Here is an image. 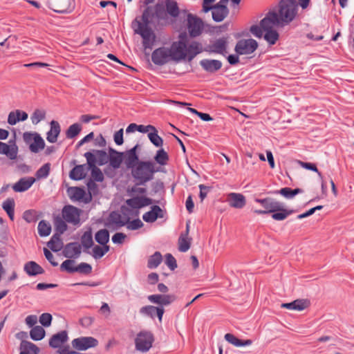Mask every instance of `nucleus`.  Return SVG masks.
Segmentation results:
<instances>
[{
    "instance_id": "f257e3e1",
    "label": "nucleus",
    "mask_w": 354,
    "mask_h": 354,
    "mask_svg": "<svg viewBox=\"0 0 354 354\" xmlns=\"http://www.w3.org/2000/svg\"><path fill=\"white\" fill-rule=\"evenodd\" d=\"M162 171L161 167H158L151 160H141L131 170V176L136 185H144L154 178V174Z\"/></svg>"
},
{
    "instance_id": "f03ea898",
    "label": "nucleus",
    "mask_w": 354,
    "mask_h": 354,
    "mask_svg": "<svg viewBox=\"0 0 354 354\" xmlns=\"http://www.w3.org/2000/svg\"><path fill=\"white\" fill-rule=\"evenodd\" d=\"M277 18L281 26L292 22L298 12V3L296 0H281L279 3Z\"/></svg>"
},
{
    "instance_id": "7ed1b4c3",
    "label": "nucleus",
    "mask_w": 354,
    "mask_h": 354,
    "mask_svg": "<svg viewBox=\"0 0 354 354\" xmlns=\"http://www.w3.org/2000/svg\"><path fill=\"white\" fill-rule=\"evenodd\" d=\"M137 24V28H134V32L140 35L142 38V46L146 50H151L156 41V35L149 25H142V23L135 19L133 22Z\"/></svg>"
},
{
    "instance_id": "20e7f679",
    "label": "nucleus",
    "mask_w": 354,
    "mask_h": 354,
    "mask_svg": "<svg viewBox=\"0 0 354 354\" xmlns=\"http://www.w3.org/2000/svg\"><path fill=\"white\" fill-rule=\"evenodd\" d=\"M216 0H203V10L205 12L212 10V19L216 22L222 21L229 13V10L225 5L208 6V3H212Z\"/></svg>"
},
{
    "instance_id": "39448f33",
    "label": "nucleus",
    "mask_w": 354,
    "mask_h": 354,
    "mask_svg": "<svg viewBox=\"0 0 354 354\" xmlns=\"http://www.w3.org/2000/svg\"><path fill=\"white\" fill-rule=\"evenodd\" d=\"M154 342L153 334L149 330H141L135 339L136 349L146 353L152 347Z\"/></svg>"
},
{
    "instance_id": "423d86ee",
    "label": "nucleus",
    "mask_w": 354,
    "mask_h": 354,
    "mask_svg": "<svg viewBox=\"0 0 354 354\" xmlns=\"http://www.w3.org/2000/svg\"><path fill=\"white\" fill-rule=\"evenodd\" d=\"M187 28L190 37H197L200 36L203 31V21L200 17L192 13H188L187 16Z\"/></svg>"
},
{
    "instance_id": "0eeeda50",
    "label": "nucleus",
    "mask_w": 354,
    "mask_h": 354,
    "mask_svg": "<svg viewBox=\"0 0 354 354\" xmlns=\"http://www.w3.org/2000/svg\"><path fill=\"white\" fill-rule=\"evenodd\" d=\"M254 201L259 203L264 208V209H254V212L257 214H268L277 212V210L280 209L279 205L281 203L276 199L270 197L265 198H255Z\"/></svg>"
},
{
    "instance_id": "6e6552de",
    "label": "nucleus",
    "mask_w": 354,
    "mask_h": 354,
    "mask_svg": "<svg viewBox=\"0 0 354 354\" xmlns=\"http://www.w3.org/2000/svg\"><path fill=\"white\" fill-rule=\"evenodd\" d=\"M73 0H48V8L59 14L70 13L74 9Z\"/></svg>"
},
{
    "instance_id": "1a4fd4ad",
    "label": "nucleus",
    "mask_w": 354,
    "mask_h": 354,
    "mask_svg": "<svg viewBox=\"0 0 354 354\" xmlns=\"http://www.w3.org/2000/svg\"><path fill=\"white\" fill-rule=\"evenodd\" d=\"M227 38L223 37L211 41L205 48V51L209 53L220 54L225 56L227 53Z\"/></svg>"
},
{
    "instance_id": "9d476101",
    "label": "nucleus",
    "mask_w": 354,
    "mask_h": 354,
    "mask_svg": "<svg viewBox=\"0 0 354 354\" xmlns=\"http://www.w3.org/2000/svg\"><path fill=\"white\" fill-rule=\"evenodd\" d=\"M82 210L73 205H65L62 209V217L66 222L73 225H78L80 222V213Z\"/></svg>"
},
{
    "instance_id": "9b49d317",
    "label": "nucleus",
    "mask_w": 354,
    "mask_h": 354,
    "mask_svg": "<svg viewBox=\"0 0 354 354\" xmlns=\"http://www.w3.org/2000/svg\"><path fill=\"white\" fill-rule=\"evenodd\" d=\"M71 345L77 351H86L98 345V341L93 337H80L72 340Z\"/></svg>"
},
{
    "instance_id": "f8f14e48",
    "label": "nucleus",
    "mask_w": 354,
    "mask_h": 354,
    "mask_svg": "<svg viewBox=\"0 0 354 354\" xmlns=\"http://www.w3.org/2000/svg\"><path fill=\"white\" fill-rule=\"evenodd\" d=\"M84 157L86 159L87 164L91 169V178L96 182H102L104 180V175L100 168L96 167V158L95 155L91 151L86 152Z\"/></svg>"
},
{
    "instance_id": "ddd939ff",
    "label": "nucleus",
    "mask_w": 354,
    "mask_h": 354,
    "mask_svg": "<svg viewBox=\"0 0 354 354\" xmlns=\"http://www.w3.org/2000/svg\"><path fill=\"white\" fill-rule=\"evenodd\" d=\"M257 47V41L253 39H241L236 43L234 50L238 55H249Z\"/></svg>"
},
{
    "instance_id": "4468645a",
    "label": "nucleus",
    "mask_w": 354,
    "mask_h": 354,
    "mask_svg": "<svg viewBox=\"0 0 354 354\" xmlns=\"http://www.w3.org/2000/svg\"><path fill=\"white\" fill-rule=\"evenodd\" d=\"M139 148V145H136L133 148L126 151L123 155V160L126 167L128 169L131 170L138 162L141 161L139 159V156L137 153V150Z\"/></svg>"
},
{
    "instance_id": "2eb2a0df",
    "label": "nucleus",
    "mask_w": 354,
    "mask_h": 354,
    "mask_svg": "<svg viewBox=\"0 0 354 354\" xmlns=\"http://www.w3.org/2000/svg\"><path fill=\"white\" fill-rule=\"evenodd\" d=\"M170 57L171 53L169 48L160 47L152 53L151 60L156 65L162 66L168 62Z\"/></svg>"
},
{
    "instance_id": "dca6fc26",
    "label": "nucleus",
    "mask_w": 354,
    "mask_h": 354,
    "mask_svg": "<svg viewBox=\"0 0 354 354\" xmlns=\"http://www.w3.org/2000/svg\"><path fill=\"white\" fill-rule=\"evenodd\" d=\"M187 45L181 41H174L169 49L171 57L173 60L178 62L187 57Z\"/></svg>"
},
{
    "instance_id": "f3484780",
    "label": "nucleus",
    "mask_w": 354,
    "mask_h": 354,
    "mask_svg": "<svg viewBox=\"0 0 354 354\" xmlns=\"http://www.w3.org/2000/svg\"><path fill=\"white\" fill-rule=\"evenodd\" d=\"M151 303L158 304L159 306H169L176 300L175 295H151L147 297Z\"/></svg>"
},
{
    "instance_id": "a211bd4d",
    "label": "nucleus",
    "mask_w": 354,
    "mask_h": 354,
    "mask_svg": "<svg viewBox=\"0 0 354 354\" xmlns=\"http://www.w3.org/2000/svg\"><path fill=\"white\" fill-rule=\"evenodd\" d=\"M260 26L264 31L272 30L273 26H281L277 18V12L275 11L268 12L266 17L261 20Z\"/></svg>"
},
{
    "instance_id": "6ab92c4d",
    "label": "nucleus",
    "mask_w": 354,
    "mask_h": 354,
    "mask_svg": "<svg viewBox=\"0 0 354 354\" xmlns=\"http://www.w3.org/2000/svg\"><path fill=\"white\" fill-rule=\"evenodd\" d=\"M68 340V332L66 330H61L51 336L48 342L49 346L53 348H59L66 343Z\"/></svg>"
},
{
    "instance_id": "aec40b11",
    "label": "nucleus",
    "mask_w": 354,
    "mask_h": 354,
    "mask_svg": "<svg viewBox=\"0 0 354 354\" xmlns=\"http://www.w3.org/2000/svg\"><path fill=\"white\" fill-rule=\"evenodd\" d=\"M128 221L129 218L126 221L122 220L121 214L113 211L109 214L106 225L109 227H113V229L118 230V228L127 225Z\"/></svg>"
},
{
    "instance_id": "412c9836",
    "label": "nucleus",
    "mask_w": 354,
    "mask_h": 354,
    "mask_svg": "<svg viewBox=\"0 0 354 354\" xmlns=\"http://www.w3.org/2000/svg\"><path fill=\"white\" fill-rule=\"evenodd\" d=\"M10 144L8 145L6 143L0 142V154H4L11 160H15L17 158L18 147L15 144V140H10Z\"/></svg>"
},
{
    "instance_id": "4be33fe9",
    "label": "nucleus",
    "mask_w": 354,
    "mask_h": 354,
    "mask_svg": "<svg viewBox=\"0 0 354 354\" xmlns=\"http://www.w3.org/2000/svg\"><path fill=\"white\" fill-rule=\"evenodd\" d=\"M126 203L132 209H140L153 203V200L146 196H135L127 199Z\"/></svg>"
},
{
    "instance_id": "5701e85b",
    "label": "nucleus",
    "mask_w": 354,
    "mask_h": 354,
    "mask_svg": "<svg viewBox=\"0 0 354 354\" xmlns=\"http://www.w3.org/2000/svg\"><path fill=\"white\" fill-rule=\"evenodd\" d=\"M200 65L206 72L214 73L222 67V62L217 59H204L200 61Z\"/></svg>"
},
{
    "instance_id": "b1692460",
    "label": "nucleus",
    "mask_w": 354,
    "mask_h": 354,
    "mask_svg": "<svg viewBox=\"0 0 354 354\" xmlns=\"http://www.w3.org/2000/svg\"><path fill=\"white\" fill-rule=\"evenodd\" d=\"M164 217V212L158 205H153L151 207V209L142 216V219L147 223H153L158 218Z\"/></svg>"
},
{
    "instance_id": "393cba45",
    "label": "nucleus",
    "mask_w": 354,
    "mask_h": 354,
    "mask_svg": "<svg viewBox=\"0 0 354 354\" xmlns=\"http://www.w3.org/2000/svg\"><path fill=\"white\" fill-rule=\"evenodd\" d=\"M62 252L66 258H77L81 254V245L77 242L69 243L65 245Z\"/></svg>"
},
{
    "instance_id": "a878e982",
    "label": "nucleus",
    "mask_w": 354,
    "mask_h": 354,
    "mask_svg": "<svg viewBox=\"0 0 354 354\" xmlns=\"http://www.w3.org/2000/svg\"><path fill=\"white\" fill-rule=\"evenodd\" d=\"M109 162L110 166L112 167L113 169H118L123 161L124 153L119 152L111 147H109Z\"/></svg>"
},
{
    "instance_id": "bb28decb",
    "label": "nucleus",
    "mask_w": 354,
    "mask_h": 354,
    "mask_svg": "<svg viewBox=\"0 0 354 354\" xmlns=\"http://www.w3.org/2000/svg\"><path fill=\"white\" fill-rule=\"evenodd\" d=\"M24 272L30 277H35L44 273V268L33 261H28L24 266Z\"/></svg>"
},
{
    "instance_id": "cd10ccee",
    "label": "nucleus",
    "mask_w": 354,
    "mask_h": 354,
    "mask_svg": "<svg viewBox=\"0 0 354 354\" xmlns=\"http://www.w3.org/2000/svg\"><path fill=\"white\" fill-rule=\"evenodd\" d=\"M35 181V179L33 177L21 178L12 186V189L16 192H24L28 190Z\"/></svg>"
},
{
    "instance_id": "c85d7f7f",
    "label": "nucleus",
    "mask_w": 354,
    "mask_h": 354,
    "mask_svg": "<svg viewBox=\"0 0 354 354\" xmlns=\"http://www.w3.org/2000/svg\"><path fill=\"white\" fill-rule=\"evenodd\" d=\"M228 201L231 207L234 208H243L246 203L245 196L241 194L230 193L228 195Z\"/></svg>"
},
{
    "instance_id": "c756f323",
    "label": "nucleus",
    "mask_w": 354,
    "mask_h": 354,
    "mask_svg": "<svg viewBox=\"0 0 354 354\" xmlns=\"http://www.w3.org/2000/svg\"><path fill=\"white\" fill-rule=\"evenodd\" d=\"M19 354H39V348L31 342L22 339L20 346Z\"/></svg>"
},
{
    "instance_id": "7c9ffc66",
    "label": "nucleus",
    "mask_w": 354,
    "mask_h": 354,
    "mask_svg": "<svg viewBox=\"0 0 354 354\" xmlns=\"http://www.w3.org/2000/svg\"><path fill=\"white\" fill-rule=\"evenodd\" d=\"M50 129L47 133V140L50 143H55L60 133L61 128L58 122L52 120L50 122Z\"/></svg>"
},
{
    "instance_id": "2f4dec72",
    "label": "nucleus",
    "mask_w": 354,
    "mask_h": 354,
    "mask_svg": "<svg viewBox=\"0 0 354 354\" xmlns=\"http://www.w3.org/2000/svg\"><path fill=\"white\" fill-rule=\"evenodd\" d=\"M80 241V245H82L84 248L83 251L85 253L91 254V252H89V249L94 245L92 232L91 229L84 232V234L81 236Z\"/></svg>"
},
{
    "instance_id": "473e14b6",
    "label": "nucleus",
    "mask_w": 354,
    "mask_h": 354,
    "mask_svg": "<svg viewBox=\"0 0 354 354\" xmlns=\"http://www.w3.org/2000/svg\"><path fill=\"white\" fill-rule=\"evenodd\" d=\"M202 52V46L198 41H192L187 45L186 53L188 61H192L198 54Z\"/></svg>"
},
{
    "instance_id": "72a5a7b5",
    "label": "nucleus",
    "mask_w": 354,
    "mask_h": 354,
    "mask_svg": "<svg viewBox=\"0 0 354 354\" xmlns=\"http://www.w3.org/2000/svg\"><path fill=\"white\" fill-rule=\"evenodd\" d=\"M48 247L53 252L60 251L63 248V242L60 238V235L56 232L54 234L50 240L47 243Z\"/></svg>"
},
{
    "instance_id": "f704fd0d",
    "label": "nucleus",
    "mask_w": 354,
    "mask_h": 354,
    "mask_svg": "<svg viewBox=\"0 0 354 354\" xmlns=\"http://www.w3.org/2000/svg\"><path fill=\"white\" fill-rule=\"evenodd\" d=\"M279 209H280L277 210V212L272 213V218L275 221H283L289 215H290L295 212V210H293V209H285L283 204L282 203L279 205Z\"/></svg>"
},
{
    "instance_id": "c9c22d12",
    "label": "nucleus",
    "mask_w": 354,
    "mask_h": 354,
    "mask_svg": "<svg viewBox=\"0 0 354 354\" xmlns=\"http://www.w3.org/2000/svg\"><path fill=\"white\" fill-rule=\"evenodd\" d=\"M86 176L85 165H79L73 167L69 174V177L74 180H80Z\"/></svg>"
},
{
    "instance_id": "e433bc0d",
    "label": "nucleus",
    "mask_w": 354,
    "mask_h": 354,
    "mask_svg": "<svg viewBox=\"0 0 354 354\" xmlns=\"http://www.w3.org/2000/svg\"><path fill=\"white\" fill-rule=\"evenodd\" d=\"M154 18H156L154 6H147L142 15V25L149 26Z\"/></svg>"
},
{
    "instance_id": "4c0bfd02",
    "label": "nucleus",
    "mask_w": 354,
    "mask_h": 354,
    "mask_svg": "<svg viewBox=\"0 0 354 354\" xmlns=\"http://www.w3.org/2000/svg\"><path fill=\"white\" fill-rule=\"evenodd\" d=\"M155 163L158 164L160 166H165L167 165L169 160V156L167 151L164 149L160 148L156 151V153L153 157Z\"/></svg>"
},
{
    "instance_id": "58836bf2",
    "label": "nucleus",
    "mask_w": 354,
    "mask_h": 354,
    "mask_svg": "<svg viewBox=\"0 0 354 354\" xmlns=\"http://www.w3.org/2000/svg\"><path fill=\"white\" fill-rule=\"evenodd\" d=\"M165 8L167 13L172 17H177L179 15V8L174 0H165Z\"/></svg>"
},
{
    "instance_id": "ea45409f",
    "label": "nucleus",
    "mask_w": 354,
    "mask_h": 354,
    "mask_svg": "<svg viewBox=\"0 0 354 354\" xmlns=\"http://www.w3.org/2000/svg\"><path fill=\"white\" fill-rule=\"evenodd\" d=\"M45 147V142L44 139L38 133L36 134L35 138L32 143L29 145V149L32 153H38L39 150L43 149Z\"/></svg>"
},
{
    "instance_id": "a19ab883",
    "label": "nucleus",
    "mask_w": 354,
    "mask_h": 354,
    "mask_svg": "<svg viewBox=\"0 0 354 354\" xmlns=\"http://www.w3.org/2000/svg\"><path fill=\"white\" fill-rule=\"evenodd\" d=\"M15 201L13 198H7L6 201L3 202L2 207L4 211L7 213L8 216L10 218L11 221L14 220L15 215Z\"/></svg>"
},
{
    "instance_id": "79ce46f5",
    "label": "nucleus",
    "mask_w": 354,
    "mask_h": 354,
    "mask_svg": "<svg viewBox=\"0 0 354 354\" xmlns=\"http://www.w3.org/2000/svg\"><path fill=\"white\" fill-rule=\"evenodd\" d=\"M46 331L41 326H35L30 331V337L34 341H39L44 338Z\"/></svg>"
},
{
    "instance_id": "37998d69",
    "label": "nucleus",
    "mask_w": 354,
    "mask_h": 354,
    "mask_svg": "<svg viewBox=\"0 0 354 354\" xmlns=\"http://www.w3.org/2000/svg\"><path fill=\"white\" fill-rule=\"evenodd\" d=\"M92 153L95 155L96 163L100 166L104 165L109 162V153L108 154L105 151L94 149Z\"/></svg>"
},
{
    "instance_id": "c03bdc74",
    "label": "nucleus",
    "mask_w": 354,
    "mask_h": 354,
    "mask_svg": "<svg viewBox=\"0 0 354 354\" xmlns=\"http://www.w3.org/2000/svg\"><path fill=\"white\" fill-rule=\"evenodd\" d=\"M162 257L160 252H156L149 257L147 262V267L150 269L156 268L162 262Z\"/></svg>"
},
{
    "instance_id": "a18cd8bd",
    "label": "nucleus",
    "mask_w": 354,
    "mask_h": 354,
    "mask_svg": "<svg viewBox=\"0 0 354 354\" xmlns=\"http://www.w3.org/2000/svg\"><path fill=\"white\" fill-rule=\"evenodd\" d=\"M95 239L100 245H105L109 241V232L106 229H102L95 234Z\"/></svg>"
},
{
    "instance_id": "49530a36",
    "label": "nucleus",
    "mask_w": 354,
    "mask_h": 354,
    "mask_svg": "<svg viewBox=\"0 0 354 354\" xmlns=\"http://www.w3.org/2000/svg\"><path fill=\"white\" fill-rule=\"evenodd\" d=\"M82 129V125L80 123H74L71 124L66 131V137L68 139L74 138L81 132Z\"/></svg>"
},
{
    "instance_id": "de8ad7c7",
    "label": "nucleus",
    "mask_w": 354,
    "mask_h": 354,
    "mask_svg": "<svg viewBox=\"0 0 354 354\" xmlns=\"http://www.w3.org/2000/svg\"><path fill=\"white\" fill-rule=\"evenodd\" d=\"M148 138L150 142L156 147H162L163 145V139L158 134V130L155 127V130H152L148 133Z\"/></svg>"
},
{
    "instance_id": "09e8293b",
    "label": "nucleus",
    "mask_w": 354,
    "mask_h": 354,
    "mask_svg": "<svg viewBox=\"0 0 354 354\" xmlns=\"http://www.w3.org/2000/svg\"><path fill=\"white\" fill-rule=\"evenodd\" d=\"M178 250L181 252H185L190 248L192 238L180 235L178 241Z\"/></svg>"
},
{
    "instance_id": "8fccbe9b",
    "label": "nucleus",
    "mask_w": 354,
    "mask_h": 354,
    "mask_svg": "<svg viewBox=\"0 0 354 354\" xmlns=\"http://www.w3.org/2000/svg\"><path fill=\"white\" fill-rule=\"evenodd\" d=\"M37 230L40 236H47L50 234L51 225L47 221L42 220L39 223Z\"/></svg>"
},
{
    "instance_id": "3c124183",
    "label": "nucleus",
    "mask_w": 354,
    "mask_h": 354,
    "mask_svg": "<svg viewBox=\"0 0 354 354\" xmlns=\"http://www.w3.org/2000/svg\"><path fill=\"white\" fill-rule=\"evenodd\" d=\"M86 186L88 190V195L84 198V203H89L92 199L91 194H95L98 192V186L95 183V181H94L92 179H89L88 181L86 183Z\"/></svg>"
},
{
    "instance_id": "603ef678",
    "label": "nucleus",
    "mask_w": 354,
    "mask_h": 354,
    "mask_svg": "<svg viewBox=\"0 0 354 354\" xmlns=\"http://www.w3.org/2000/svg\"><path fill=\"white\" fill-rule=\"evenodd\" d=\"M156 18L158 20L165 19L167 18V11L165 6L162 3H157L154 6Z\"/></svg>"
},
{
    "instance_id": "864d4df0",
    "label": "nucleus",
    "mask_w": 354,
    "mask_h": 354,
    "mask_svg": "<svg viewBox=\"0 0 354 354\" xmlns=\"http://www.w3.org/2000/svg\"><path fill=\"white\" fill-rule=\"evenodd\" d=\"M46 118V111L41 109H35L30 116L32 123L33 124H37L41 120Z\"/></svg>"
},
{
    "instance_id": "5fc2aeb1",
    "label": "nucleus",
    "mask_w": 354,
    "mask_h": 354,
    "mask_svg": "<svg viewBox=\"0 0 354 354\" xmlns=\"http://www.w3.org/2000/svg\"><path fill=\"white\" fill-rule=\"evenodd\" d=\"M50 164L49 162H47L42 165L37 171L35 174V176L37 179L41 178H46L50 173Z\"/></svg>"
},
{
    "instance_id": "6e6d98bb",
    "label": "nucleus",
    "mask_w": 354,
    "mask_h": 354,
    "mask_svg": "<svg viewBox=\"0 0 354 354\" xmlns=\"http://www.w3.org/2000/svg\"><path fill=\"white\" fill-rule=\"evenodd\" d=\"M264 39L270 44L274 45L279 39V33L275 30L265 31Z\"/></svg>"
},
{
    "instance_id": "4d7b16f0",
    "label": "nucleus",
    "mask_w": 354,
    "mask_h": 354,
    "mask_svg": "<svg viewBox=\"0 0 354 354\" xmlns=\"http://www.w3.org/2000/svg\"><path fill=\"white\" fill-rule=\"evenodd\" d=\"M156 308H157V306L147 305L140 309V313L151 319H154L156 317Z\"/></svg>"
},
{
    "instance_id": "13d9d810",
    "label": "nucleus",
    "mask_w": 354,
    "mask_h": 354,
    "mask_svg": "<svg viewBox=\"0 0 354 354\" xmlns=\"http://www.w3.org/2000/svg\"><path fill=\"white\" fill-rule=\"evenodd\" d=\"M75 261L73 259L65 260L60 266L62 271H66L68 273L75 272V267L74 266Z\"/></svg>"
},
{
    "instance_id": "bf43d9fd",
    "label": "nucleus",
    "mask_w": 354,
    "mask_h": 354,
    "mask_svg": "<svg viewBox=\"0 0 354 354\" xmlns=\"http://www.w3.org/2000/svg\"><path fill=\"white\" fill-rule=\"evenodd\" d=\"M71 198L77 200V201H81L84 200V197L85 196V191L78 187H73L71 188Z\"/></svg>"
},
{
    "instance_id": "052dcab7",
    "label": "nucleus",
    "mask_w": 354,
    "mask_h": 354,
    "mask_svg": "<svg viewBox=\"0 0 354 354\" xmlns=\"http://www.w3.org/2000/svg\"><path fill=\"white\" fill-rule=\"evenodd\" d=\"M92 272V266L87 263L82 262L77 266L75 267V272H78L82 274H89Z\"/></svg>"
},
{
    "instance_id": "680f3d73",
    "label": "nucleus",
    "mask_w": 354,
    "mask_h": 354,
    "mask_svg": "<svg viewBox=\"0 0 354 354\" xmlns=\"http://www.w3.org/2000/svg\"><path fill=\"white\" fill-rule=\"evenodd\" d=\"M55 225L57 232L60 236L67 230V225L66 223L65 220H63L61 218L57 217L55 219Z\"/></svg>"
},
{
    "instance_id": "e2e57ef3",
    "label": "nucleus",
    "mask_w": 354,
    "mask_h": 354,
    "mask_svg": "<svg viewBox=\"0 0 354 354\" xmlns=\"http://www.w3.org/2000/svg\"><path fill=\"white\" fill-rule=\"evenodd\" d=\"M53 317L51 314L48 313H42L39 316V322L44 327H48L51 325Z\"/></svg>"
},
{
    "instance_id": "0e129e2a",
    "label": "nucleus",
    "mask_w": 354,
    "mask_h": 354,
    "mask_svg": "<svg viewBox=\"0 0 354 354\" xmlns=\"http://www.w3.org/2000/svg\"><path fill=\"white\" fill-rule=\"evenodd\" d=\"M165 264L171 270H174L177 268L176 259L171 254L169 253L165 255Z\"/></svg>"
},
{
    "instance_id": "69168bd1",
    "label": "nucleus",
    "mask_w": 354,
    "mask_h": 354,
    "mask_svg": "<svg viewBox=\"0 0 354 354\" xmlns=\"http://www.w3.org/2000/svg\"><path fill=\"white\" fill-rule=\"evenodd\" d=\"M294 301H295V310H303L310 305V301L308 299H296Z\"/></svg>"
},
{
    "instance_id": "338daca9",
    "label": "nucleus",
    "mask_w": 354,
    "mask_h": 354,
    "mask_svg": "<svg viewBox=\"0 0 354 354\" xmlns=\"http://www.w3.org/2000/svg\"><path fill=\"white\" fill-rule=\"evenodd\" d=\"M127 227L131 230H136L141 228L143 226V223L139 218L133 220L132 221H128L127 223Z\"/></svg>"
},
{
    "instance_id": "774afa93",
    "label": "nucleus",
    "mask_w": 354,
    "mask_h": 354,
    "mask_svg": "<svg viewBox=\"0 0 354 354\" xmlns=\"http://www.w3.org/2000/svg\"><path fill=\"white\" fill-rule=\"evenodd\" d=\"M23 218L28 223L36 221V212L34 210H26L24 212Z\"/></svg>"
}]
</instances>
